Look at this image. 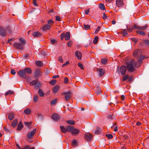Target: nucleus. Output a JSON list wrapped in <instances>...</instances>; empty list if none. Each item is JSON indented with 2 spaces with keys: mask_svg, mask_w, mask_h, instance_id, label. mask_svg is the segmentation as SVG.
Listing matches in <instances>:
<instances>
[{
  "mask_svg": "<svg viewBox=\"0 0 149 149\" xmlns=\"http://www.w3.org/2000/svg\"><path fill=\"white\" fill-rule=\"evenodd\" d=\"M135 60H132L127 64V68L128 72H132L135 70Z\"/></svg>",
  "mask_w": 149,
  "mask_h": 149,
  "instance_id": "nucleus-1",
  "label": "nucleus"
},
{
  "mask_svg": "<svg viewBox=\"0 0 149 149\" xmlns=\"http://www.w3.org/2000/svg\"><path fill=\"white\" fill-rule=\"evenodd\" d=\"M29 84L31 86L35 85V88L36 89H38L41 86L40 83L38 81V79H37L30 82Z\"/></svg>",
  "mask_w": 149,
  "mask_h": 149,
  "instance_id": "nucleus-2",
  "label": "nucleus"
},
{
  "mask_svg": "<svg viewBox=\"0 0 149 149\" xmlns=\"http://www.w3.org/2000/svg\"><path fill=\"white\" fill-rule=\"evenodd\" d=\"M63 95H64L65 100L67 102L71 97L72 93L70 91L66 92H64L62 93Z\"/></svg>",
  "mask_w": 149,
  "mask_h": 149,
  "instance_id": "nucleus-3",
  "label": "nucleus"
},
{
  "mask_svg": "<svg viewBox=\"0 0 149 149\" xmlns=\"http://www.w3.org/2000/svg\"><path fill=\"white\" fill-rule=\"evenodd\" d=\"M24 44L19 42H15L13 46L17 49L22 50L23 48Z\"/></svg>",
  "mask_w": 149,
  "mask_h": 149,
  "instance_id": "nucleus-4",
  "label": "nucleus"
},
{
  "mask_svg": "<svg viewBox=\"0 0 149 149\" xmlns=\"http://www.w3.org/2000/svg\"><path fill=\"white\" fill-rule=\"evenodd\" d=\"M36 130L35 129L30 132L28 133L27 134L28 138L30 140L32 139L33 136L36 133Z\"/></svg>",
  "mask_w": 149,
  "mask_h": 149,
  "instance_id": "nucleus-5",
  "label": "nucleus"
},
{
  "mask_svg": "<svg viewBox=\"0 0 149 149\" xmlns=\"http://www.w3.org/2000/svg\"><path fill=\"white\" fill-rule=\"evenodd\" d=\"M142 54L141 50L139 49L135 50L133 54L134 57H137L141 56Z\"/></svg>",
  "mask_w": 149,
  "mask_h": 149,
  "instance_id": "nucleus-6",
  "label": "nucleus"
},
{
  "mask_svg": "<svg viewBox=\"0 0 149 149\" xmlns=\"http://www.w3.org/2000/svg\"><path fill=\"white\" fill-rule=\"evenodd\" d=\"M0 35L2 37L6 36V30L3 27H0Z\"/></svg>",
  "mask_w": 149,
  "mask_h": 149,
  "instance_id": "nucleus-7",
  "label": "nucleus"
},
{
  "mask_svg": "<svg viewBox=\"0 0 149 149\" xmlns=\"http://www.w3.org/2000/svg\"><path fill=\"white\" fill-rule=\"evenodd\" d=\"M127 70V67L126 66L123 65L121 66L120 68V72L122 75H124L126 73Z\"/></svg>",
  "mask_w": 149,
  "mask_h": 149,
  "instance_id": "nucleus-8",
  "label": "nucleus"
},
{
  "mask_svg": "<svg viewBox=\"0 0 149 149\" xmlns=\"http://www.w3.org/2000/svg\"><path fill=\"white\" fill-rule=\"evenodd\" d=\"M19 76L23 78H25L26 77V74H25L23 70H21L17 72Z\"/></svg>",
  "mask_w": 149,
  "mask_h": 149,
  "instance_id": "nucleus-9",
  "label": "nucleus"
},
{
  "mask_svg": "<svg viewBox=\"0 0 149 149\" xmlns=\"http://www.w3.org/2000/svg\"><path fill=\"white\" fill-rule=\"evenodd\" d=\"M84 137L85 139L88 141H90L93 137L92 135L91 134L87 133L85 134Z\"/></svg>",
  "mask_w": 149,
  "mask_h": 149,
  "instance_id": "nucleus-10",
  "label": "nucleus"
},
{
  "mask_svg": "<svg viewBox=\"0 0 149 149\" xmlns=\"http://www.w3.org/2000/svg\"><path fill=\"white\" fill-rule=\"evenodd\" d=\"M52 118L55 121L58 120L60 119L59 115L56 113H54L52 116Z\"/></svg>",
  "mask_w": 149,
  "mask_h": 149,
  "instance_id": "nucleus-11",
  "label": "nucleus"
},
{
  "mask_svg": "<svg viewBox=\"0 0 149 149\" xmlns=\"http://www.w3.org/2000/svg\"><path fill=\"white\" fill-rule=\"evenodd\" d=\"M134 27L135 28V29H139L141 30H146V29L148 27L147 25V24L145 25L144 26H142V27H139L136 25V24H134Z\"/></svg>",
  "mask_w": 149,
  "mask_h": 149,
  "instance_id": "nucleus-12",
  "label": "nucleus"
},
{
  "mask_svg": "<svg viewBox=\"0 0 149 149\" xmlns=\"http://www.w3.org/2000/svg\"><path fill=\"white\" fill-rule=\"evenodd\" d=\"M51 27V26L48 24L44 25L42 27V30L43 31H46L49 30Z\"/></svg>",
  "mask_w": 149,
  "mask_h": 149,
  "instance_id": "nucleus-13",
  "label": "nucleus"
},
{
  "mask_svg": "<svg viewBox=\"0 0 149 149\" xmlns=\"http://www.w3.org/2000/svg\"><path fill=\"white\" fill-rule=\"evenodd\" d=\"M23 70L24 71L25 74H26V73L31 74L32 73V70L29 68H25Z\"/></svg>",
  "mask_w": 149,
  "mask_h": 149,
  "instance_id": "nucleus-14",
  "label": "nucleus"
},
{
  "mask_svg": "<svg viewBox=\"0 0 149 149\" xmlns=\"http://www.w3.org/2000/svg\"><path fill=\"white\" fill-rule=\"evenodd\" d=\"M79 132V130L77 129L74 128L72 130L71 133L72 134L74 135H77L78 134Z\"/></svg>",
  "mask_w": 149,
  "mask_h": 149,
  "instance_id": "nucleus-15",
  "label": "nucleus"
},
{
  "mask_svg": "<svg viewBox=\"0 0 149 149\" xmlns=\"http://www.w3.org/2000/svg\"><path fill=\"white\" fill-rule=\"evenodd\" d=\"M127 30L129 32H132L133 30L135 29L134 27V26H133L132 25H129V26H127Z\"/></svg>",
  "mask_w": 149,
  "mask_h": 149,
  "instance_id": "nucleus-16",
  "label": "nucleus"
},
{
  "mask_svg": "<svg viewBox=\"0 0 149 149\" xmlns=\"http://www.w3.org/2000/svg\"><path fill=\"white\" fill-rule=\"evenodd\" d=\"M14 118V114L12 112H11L9 113L8 116V118L9 120H13Z\"/></svg>",
  "mask_w": 149,
  "mask_h": 149,
  "instance_id": "nucleus-17",
  "label": "nucleus"
},
{
  "mask_svg": "<svg viewBox=\"0 0 149 149\" xmlns=\"http://www.w3.org/2000/svg\"><path fill=\"white\" fill-rule=\"evenodd\" d=\"M75 55L79 60H80L82 57V54L79 51H77L75 52Z\"/></svg>",
  "mask_w": 149,
  "mask_h": 149,
  "instance_id": "nucleus-18",
  "label": "nucleus"
},
{
  "mask_svg": "<svg viewBox=\"0 0 149 149\" xmlns=\"http://www.w3.org/2000/svg\"><path fill=\"white\" fill-rule=\"evenodd\" d=\"M116 5L118 7L122 6L123 4V1L121 0H116Z\"/></svg>",
  "mask_w": 149,
  "mask_h": 149,
  "instance_id": "nucleus-19",
  "label": "nucleus"
},
{
  "mask_svg": "<svg viewBox=\"0 0 149 149\" xmlns=\"http://www.w3.org/2000/svg\"><path fill=\"white\" fill-rule=\"evenodd\" d=\"M99 72V75L100 77H102L104 73V71L102 69H100L97 70Z\"/></svg>",
  "mask_w": 149,
  "mask_h": 149,
  "instance_id": "nucleus-20",
  "label": "nucleus"
},
{
  "mask_svg": "<svg viewBox=\"0 0 149 149\" xmlns=\"http://www.w3.org/2000/svg\"><path fill=\"white\" fill-rule=\"evenodd\" d=\"M17 119H14L11 124V126H12L13 127H15L17 125Z\"/></svg>",
  "mask_w": 149,
  "mask_h": 149,
  "instance_id": "nucleus-21",
  "label": "nucleus"
},
{
  "mask_svg": "<svg viewBox=\"0 0 149 149\" xmlns=\"http://www.w3.org/2000/svg\"><path fill=\"white\" fill-rule=\"evenodd\" d=\"M33 36L35 37H39L41 36V34L39 32H36L33 34Z\"/></svg>",
  "mask_w": 149,
  "mask_h": 149,
  "instance_id": "nucleus-22",
  "label": "nucleus"
},
{
  "mask_svg": "<svg viewBox=\"0 0 149 149\" xmlns=\"http://www.w3.org/2000/svg\"><path fill=\"white\" fill-rule=\"evenodd\" d=\"M70 33L69 32H67L66 33H65V40H69L70 39Z\"/></svg>",
  "mask_w": 149,
  "mask_h": 149,
  "instance_id": "nucleus-23",
  "label": "nucleus"
},
{
  "mask_svg": "<svg viewBox=\"0 0 149 149\" xmlns=\"http://www.w3.org/2000/svg\"><path fill=\"white\" fill-rule=\"evenodd\" d=\"M142 63V62L141 61V60H138L136 63L135 62L134 66L135 67L138 68L141 65Z\"/></svg>",
  "mask_w": 149,
  "mask_h": 149,
  "instance_id": "nucleus-24",
  "label": "nucleus"
},
{
  "mask_svg": "<svg viewBox=\"0 0 149 149\" xmlns=\"http://www.w3.org/2000/svg\"><path fill=\"white\" fill-rule=\"evenodd\" d=\"M23 126L21 122H19L18 125L17 130L19 131L21 130L23 128Z\"/></svg>",
  "mask_w": 149,
  "mask_h": 149,
  "instance_id": "nucleus-25",
  "label": "nucleus"
},
{
  "mask_svg": "<svg viewBox=\"0 0 149 149\" xmlns=\"http://www.w3.org/2000/svg\"><path fill=\"white\" fill-rule=\"evenodd\" d=\"M13 91L9 90L5 93V96H10L13 95Z\"/></svg>",
  "mask_w": 149,
  "mask_h": 149,
  "instance_id": "nucleus-26",
  "label": "nucleus"
},
{
  "mask_svg": "<svg viewBox=\"0 0 149 149\" xmlns=\"http://www.w3.org/2000/svg\"><path fill=\"white\" fill-rule=\"evenodd\" d=\"M40 69H37L36 70L35 73V77H37L39 76L40 75Z\"/></svg>",
  "mask_w": 149,
  "mask_h": 149,
  "instance_id": "nucleus-27",
  "label": "nucleus"
},
{
  "mask_svg": "<svg viewBox=\"0 0 149 149\" xmlns=\"http://www.w3.org/2000/svg\"><path fill=\"white\" fill-rule=\"evenodd\" d=\"M121 34H122L123 36H127L128 34V33L126 29H124L121 31Z\"/></svg>",
  "mask_w": 149,
  "mask_h": 149,
  "instance_id": "nucleus-28",
  "label": "nucleus"
},
{
  "mask_svg": "<svg viewBox=\"0 0 149 149\" xmlns=\"http://www.w3.org/2000/svg\"><path fill=\"white\" fill-rule=\"evenodd\" d=\"M73 127L71 126H68L66 127L67 132H72V130L73 129Z\"/></svg>",
  "mask_w": 149,
  "mask_h": 149,
  "instance_id": "nucleus-29",
  "label": "nucleus"
},
{
  "mask_svg": "<svg viewBox=\"0 0 149 149\" xmlns=\"http://www.w3.org/2000/svg\"><path fill=\"white\" fill-rule=\"evenodd\" d=\"M96 92L97 95H99L101 93V90L99 87H97L96 88Z\"/></svg>",
  "mask_w": 149,
  "mask_h": 149,
  "instance_id": "nucleus-30",
  "label": "nucleus"
},
{
  "mask_svg": "<svg viewBox=\"0 0 149 149\" xmlns=\"http://www.w3.org/2000/svg\"><path fill=\"white\" fill-rule=\"evenodd\" d=\"M59 87L58 86H55L54 88H53V93H57L58 90H59Z\"/></svg>",
  "mask_w": 149,
  "mask_h": 149,
  "instance_id": "nucleus-31",
  "label": "nucleus"
},
{
  "mask_svg": "<svg viewBox=\"0 0 149 149\" xmlns=\"http://www.w3.org/2000/svg\"><path fill=\"white\" fill-rule=\"evenodd\" d=\"M101 131V129L100 128L97 127L95 130L94 133L95 134H98L99 133L100 131Z\"/></svg>",
  "mask_w": 149,
  "mask_h": 149,
  "instance_id": "nucleus-32",
  "label": "nucleus"
},
{
  "mask_svg": "<svg viewBox=\"0 0 149 149\" xmlns=\"http://www.w3.org/2000/svg\"><path fill=\"white\" fill-rule=\"evenodd\" d=\"M38 94L40 97H42L44 96L43 92L40 89H39V90Z\"/></svg>",
  "mask_w": 149,
  "mask_h": 149,
  "instance_id": "nucleus-33",
  "label": "nucleus"
},
{
  "mask_svg": "<svg viewBox=\"0 0 149 149\" xmlns=\"http://www.w3.org/2000/svg\"><path fill=\"white\" fill-rule=\"evenodd\" d=\"M66 122L68 124L70 125H74L75 123V121L72 120H67Z\"/></svg>",
  "mask_w": 149,
  "mask_h": 149,
  "instance_id": "nucleus-34",
  "label": "nucleus"
},
{
  "mask_svg": "<svg viewBox=\"0 0 149 149\" xmlns=\"http://www.w3.org/2000/svg\"><path fill=\"white\" fill-rule=\"evenodd\" d=\"M24 113L26 114H29L31 113V110L29 109H24Z\"/></svg>",
  "mask_w": 149,
  "mask_h": 149,
  "instance_id": "nucleus-35",
  "label": "nucleus"
},
{
  "mask_svg": "<svg viewBox=\"0 0 149 149\" xmlns=\"http://www.w3.org/2000/svg\"><path fill=\"white\" fill-rule=\"evenodd\" d=\"M60 128L63 133H65L67 132L66 128H65L64 126H61Z\"/></svg>",
  "mask_w": 149,
  "mask_h": 149,
  "instance_id": "nucleus-36",
  "label": "nucleus"
},
{
  "mask_svg": "<svg viewBox=\"0 0 149 149\" xmlns=\"http://www.w3.org/2000/svg\"><path fill=\"white\" fill-rule=\"evenodd\" d=\"M99 7L101 10H104L105 9L104 6L103 4L100 3L99 5Z\"/></svg>",
  "mask_w": 149,
  "mask_h": 149,
  "instance_id": "nucleus-37",
  "label": "nucleus"
},
{
  "mask_svg": "<svg viewBox=\"0 0 149 149\" xmlns=\"http://www.w3.org/2000/svg\"><path fill=\"white\" fill-rule=\"evenodd\" d=\"M36 64L38 66H41L43 65L41 61H36Z\"/></svg>",
  "mask_w": 149,
  "mask_h": 149,
  "instance_id": "nucleus-38",
  "label": "nucleus"
},
{
  "mask_svg": "<svg viewBox=\"0 0 149 149\" xmlns=\"http://www.w3.org/2000/svg\"><path fill=\"white\" fill-rule=\"evenodd\" d=\"M98 37L97 36H96L93 40V43L94 44H96L98 42Z\"/></svg>",
  "mask_w": 149,
  "mask_h": 149,
  "instance_id": "nucleus-39",
  "label": "nucleus"
},
{
  "mask_svg": "<svg viewBox=\"0 0 149 149\" xmlns=\"http://www.w3.org/2000/svg\"><path fill=\"white\" fill-rule=\"evenodd\" d=\"M6 31H7L8 32L10 33L12 31L11 27L10 26H8L6 29Z\"/></svg>",
  "mask_w": 149,
  "mask_h": 149,
  "instance_id": "nucleus-40",
  "label": "nucleus"
},
{
  "mask_svg": "<svg viewBox=\"0 0 149 149\" xmlns=\"http://www.w3.org/2000/svg\"><path fill=\"white\" fill-rule=\"evenodd\" d=\"M56 80H52L49 81V83L51 85H54L56 83Z\"/></svg>",
  "mask_w": 149,
  "mask_h": 149,
  "instance_id": "nucleus-41",
  "label": "nucleus"
},
{
  "mask_svg": "<svg viewBox=\"0 0 149 149\" xmlns=\"http://www.w3.org/2000/svg\"><path fill=\"white\" fill-rule=\"evenodd\" d=\"M57 102V99H55L52 100L50 102V104L52 105L55 104Z\"/></svg>",
  "mask_w": 149,
  "mask_h": 149,
  "instance_id": "nucleus-42",
  "label": "nucleus"
},
{
  "mask_svg": "<svg viewBox=\"0 0 149 149\" xmlns=\"http://www.w3.org/2000/svg\"><path fill=\"white\" fill-rule=\"evenodd\" d=\"M106 136L109 139H111L113 138V135L111 134H106Z\"/></svg>",
  "mask_w": 149,
  "mask_h": 149,
  "instance_id": "nucleus-43",
  "label": "nucleus"
},
{
  "mask_svg": "<svg viewBox=\"0 0 149 149\" xmlns=\"http://www.w3.org/2000/svg\"><path fill=\"white\" fill-rule=\"evenodd\" d=\"M54 23V22L52 19L48 20L47 21V23L49 25L51 26Z\"/></svg>",
  "mask_w": 149,
  "mask_h": 149,
  "instance_id": "nucleus-44",
  "label": "nucleus"
},
{
  "mask_svg": "<svg viewBox=\"0 0 149 149\" xmlns=\"http://www.w3.org/2000/svg\"><path fill=\"white\" fill-rule=\"evenodd\" d=\"M129 76L127 75H126L125 76L123 77V81H125L128 78Z\"/></svg>",
  "mask_w": 149,
  "mask_h": 149,
  "instance_id": "nucleus-45",
  "label": "nucleus"
},
{
  "mask_svg": "<svg viewBox=\"0 0 149 149\" xmlns=\"http://www.w3.org/2000/svg\"><path fill=\"white\" fill-rule=\"evenodd\" d=\"M77 142L76 140L75 139H73L72 141V146H76L77 145Z\"/></svg>",
  "mask_w": 149,
  "mask_h": 149,
  "instance_id": "nucleus-46",
  "label": "nucleus"
},
{
  "mask_svg": "<svg viewBox=\"0 0 149 149\" xmlns=\"http://www.w3.org/2000/svg\"><path fill=\"white\" fill-rule=\"evenodd\" d=\"M38 100V96L37 95H36L33 97V100L34 101L36 102H37Z\"/></svg>",
  "mask_w": 149,
  "mask_h": 149,
  "instance_id": "nucleus-47",
  "label": "nucleus"
},
{
  "mask_svg": "<svg viewBox=\"0 0 149 149\" xmlns=\"http://www.w3.org/2000/svg\"><path fill=\"white\" fill-rule=\"evenodd\" d=\"M84 29L86 30L89 29L90 27V25L84 24Z\"/></svg>",
  "mask_w": 149,
  "mask_h": 149,
  "instance_id": "nucleus-48",
  "label": "nucleus"
},
{
  "mask_svg": "<svg viewBox=\"0 0 149 149\" xmlns=\"http://www.w3.org/2000/svg\"><path fill=\"white\" fill-rule=\"evenodd\" d=\"M107 62V60L105 59H103L101 60V63L102 64H105Z\"/></svg>",
  "mask_w": 149,
  "mask_h": 149,
  "instance_id": "nucleus-49",
  "label": "nucleus"
},
{
  "mask_svg": "<svg viewBox=\"0 0 149 149\" xmlns=\"http://www.w3.org/2000/svg\"><path fill=\"white\" fill-rule=\"evenodd\" d=\"M137 33L139 34L144 36L145 35V33L143 31H137Z\"/></svg>",
  "mask_w": 149,
  "mask_h": 149,
  "instance_id": "nucleus-50",
  "label": "nucleus"
},
{
  "mask_svg": "<svg viewBox=\"0 0 149 149\" xmlns=\"http://www.w3.org/2000/svg\"><path fill=\"white\" fill-rule=\"evenodd\" d=\"M65 36V33H62L61 36V38L62 40H63L64 37Z\"/></svg>",
  "mask_w": 149,
  "mask_h": 149,
  "instance_id": "nucleus-51",
  "label": "nucleus"
},
{
  "mask_svg": "<svg viewBox=\"0 0 149 149\" xmlns=\"http://www.w3.org/2000/svg\"><path fill=\"white\" fill-rule=\"evenodd\" d=\"M103 15L102 16V17L103 19H105L108 18V17L104 13H103Z\"/></svg>",
  "mask_w": 149,
  "mask_h": 149,
  "instance_id": "nucleus-52",
  "label": "nucleus"
},
{
  "mask_svg": "<svg viewBox=\"0 0 149 149\" xmlns=\"http://www.w3.org/2000/svg\"><path fill=\"white\" fill-rule=\"evenodd\" d=\"M100 27L99 26H98V27L95 30V33L96 34L100 30Z\"/></svg>",
  "mask_w": 149,
  "mask_h": 149,
  "instance_id": "nucleus-53",
  "label": "nucleus"
},
{
  "mask_svg": "<svg viewBox=\"0 0 149 149\" xmlns=\"http://www.w3.org/2000/svg\"><path fill=\"white\" fill-rule=\"evenodd\" d=\"M56 20L58 21H60L61 20L60 17L59 16H57L56 17Z\"/></svg>",
  "mask_w": 149,
  "mask_h": 149,
  "instance_id": "nucleus-54",
  "label": "nucleus"
},
{
  "mask_svg": "<svg viewBox=\"0 0 149 149\" xmlns=\"http://www.w3.org/2000/svg\"><path fill=\"white\" fill-rule=\"evenodd\" d=\"M19 40L20 41H21L22 44H25L26 43V42L24 40L23 38H20L19 39Z\"/></svg>",
  "mask_w": 149,
  "mask_h": 149,
  "instance_id": "nucleus-55",
  "label": "nucleus"
},
{
  "mask_svg": "<svg viewBox=\"0 0 149 149\" xmlns=\"http://www.w3.org/2000/svg\"><path fill=\"white\" fill-rule=\"evenodd\" d=\"M78 66L82 70L84 69L83 67L82 66V65L81 63H79L78 64Z\"/></svg>",
  "mask_w": 149,
  "mask_h": 149,
  "instance_id": "nucleus-56",
  "label": "nucleus"
},
{
  "mask_svg": "<svg viewBox=\"0 0 149 149\" xmlns=\"http://www.w3.org/2000/svg\"><path fill=\"white\" fill-rule=\"evenodd\" d=\"M32 123V122H25L24 123L25 125H30Z\"/></svg>",
  "mask_w": 149,
  "mask_h": 149,
  "instance_id": "nucleus-57",
  "label": "nucleus"
},
{
  "mask_svg": "<svg viewBox=\"0 0 149 149\" xmlns=\"http://www.w3.org/2000/svg\"><path fill=\"white\" fill-rule=\"evenodd\" d=\"M72 45V41H69L67 43V46L68 47H71Z\"/></svg>",
  "mask_w": 149,
  "mask_h": 149,
  "instance_id": "nucleus-58",
  "label": "nucleus"
},
{
  "mask_svg": "<svg viewBox=\"0 0 149 149\" xmlns=\"http://www.w3.org/2000/svg\"><path fill=\"white\" fill-rule=\"evenodd\" d=\"M68 78L65 77L64 79V83L65 84H66L68 83Z\"/></svg>",
  "mask_w": 149,
  "mask_h": 149,
  "instance_id": "nucleus-59",
  "label": "nucleus"
},
{
  "mask_svg": "<svg viewBox=\"0 0 149 149\" xmlns=\"http://www.w3.org/2000/svg\"><path fill=\"white\" fill-rule=\"evenodd\" d=\"M144 43L146 45L149 46V40H146L144 41Z\"/></svg>",
  "mask_w": 149,
  "mask_h": 149,
  "instance_id": "nucleus-60",
  "label": "nucleus"
},
{
  "mask_svg": "<svg viewBox=\"0 0 149 149\" xmlns=\"http://www.w3.org/2000/svg\"><path fill=\"white\" fill-rule=\"evenodd\" d=\"M11 73L12 74H15L16 73V72L15 70L13 69H11Z\"/></svg>",
  "mask_w": 149,
  "mask_h": 149,
  "instance_id": "nucleus-61",
  "label": "nucleus"
},
{
  "mask_svg": "<svg viewBox=\"0 0 149 149\" xmlns=\"http://www.w3.org/2000/svg\"><path fill=\"white\" fill-rule=\"evenodd\" d=\"M33 3L34 5L36 6H38V4L36 3V0H33Z\"/></svg>",
  "mask_w": 149,
  "mask_h": 149,
  "instance_id": "nucleus-62",
  "label": "nucleus"
},
{
  "mask_svg": "<svg viewBox=\"0 0 149 149\" xmlns=\"http://www.w3.org/2000/svg\"><path fill=\"white\" fill-rule=\"evenodd\" d=\"M131 39L133 42H135V43H136L138 41L137 39L135 38H131Z\"/></svg>",
  "mask_w": 149,
  "mask_h": 149,
  "instance_id": "nucleus-63",
  "label": "nucleus"
},
{
  "mask_svg": "<svg viewBox=\"0 0 149 149\" xmlns=\"http://www.w3.org/2000/svg\"><path fill=\"white\" fill-rule=\"evenodd\" d=\"M69 62L68 61H66L65 63L63 64L62 65V67H64L66 65H68V64H69Z\"/></svg>",
  "mask_w": 149,
  "mask_h": 149,
  "instance_id": "nucleus-64",
  "label": "nucleus"
}]
</instances>
